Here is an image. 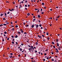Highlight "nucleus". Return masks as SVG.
I'll use <instances>...</instances> for the list:
<instances>
[{
	"label": "nucleus",
	"instance_id": "obj_49",
	"mask_svg": "<svg viewBox=\"0 0 62 62\" xmlns=\"http://www.w3.org/2000/svg\"><path fill=\"white\" fill-rule=\"evenodd\" d=\"M9 10L10 11H12V10H11L10 9H9Z\"/></svg>",
	"mask_w": 62,
	"mask_h": 62
},
{
	"label": "nucleus",
	"instance_id": "obj_16",
	"mask_svg": "<svg viewBox=\"0 0 62 62\" xmlns=\"http://www.w3.org/2000/svg\"><path fill=\"white\" fill-rule=\"evenodd\" d=\"M35 20H36V19H33V22H34L35 21Z\"/></svg>",
	"mask_w": 62,
	"mask_h": 62
},
{
	"label": "nucleus",
	"instance_id": "obj_7",
	"mask_svg": "<svg viewBox=\"0 0 62 62\" xmlns=\"http://www.w3.org/2000/svg\"><path fill=\"white\" fill-rule=\"evenodd\" d=\"M34 27V25L33 24L32 25L31 27L32 28H33Z\"/></svg>",
	"mask_w": 62,
	"mask_h": 62
},
{
	"label": "nucleus",
	"instance_id": "obj_34",
	"mask_svg": "<svg viewBox=\"0 0 62 62\" xmlns=\"http://www.w3.org/2000/svg\"><path fill=\"white\" fill-rule=\"evenodd\" d=\"M9 38H8L7 39V40H9Z\"/></svg>",
	"mask_w": 62,
	"mask_h": 62
},
{
	"label": "nucleus",
	"instance_id": "obj_59",
	"mask_svg": "<svg viewBox=\"0 0 62 62\" xmlns=\"http://www.w3.org/2000/svg\"><path fill=\"white\" fill-rule=\"evenodd\" d=\"M44 14V13L43 12H42V13H41V14Z\"/></svg>",
	"mask_w": 62,
	"mask_h": 62
},
{
	"label": "nucleus",
	"instance_id": "obj_32",
	"mask_svg": "<svg viewBox=\"0 0 62 62\" xmlns=\"http://www.w3.org/2000/svg\"><path fill=\"white\" fill-rule=\"evenodd\" d=\"M14 28H13V29L12 30V31H14Z\"/></svg>",
	"mask_w": 62,
	"mask_h": 62
},
{
	"label": "nucleus",
	"instance_id": "obj_51",
	"mask_svg": "<svg viewBox=\"0 0 62 62\" xmlns=\"http://www.w3.org/2000/svg\"><path fill=\"white\" fill-rule=\"evenodd\" d=\"M44 29H45V30H47V29L46 27L44 28Z\"/></svg>",
	"mask_w": 62,
	"mask_h": 62
},
{
	"label": "nucleus",
	"instance_id": "obj_62",
	"mask_svg": "<svg viewBox=\"0 0 62 62\" xmlns=\"http://www.w3.org/2000/svg\"><path fill=\"white\" fill-rule=\"evenodd\" d=\"M38 53H39V54H40V52H38Z\"/></svg>",
	"mask_w": 62,
	"mask_h": 62
},
{
	"label": "nucleus",
	"instance_id": "obj_22",
	"mask_svg": "<svg viewBox=\"0 0 62 62\" xmlns=\"http://www.w3.org/2000/svg\"><path fill=\"white\" fill-rule=\"evenodd\" d=\"M3 26V24H1L0 25V27H1L2 26Z\"/></svg>",
	"mask_w": 62,
	"mask_h": 62
},
{
	"label": "nucleus",
	"instance_id": "obj_63",
	"mask_svg": "<svg viewBox=\"0 0 62 62\" xmlns=\"http://www.w3.org/2000/svg\"><path fill=\"white\" fill-rule=\"evenodd\" d=\"M39 0H38L37 1V3H39Z\"/></svg>",
	"mask_w": 62,
	"mask_h": 62
},
{
	"label": "nucleus",
	"instance_id": "obj_61",
	"mask_svg": "<svg viewBox=\"0 0 62 62\" xmlns=\"http://www.w3.org/2000/svg\"><path fill=\"white\" fill-rule=\"evenodd\" d=\"M48 50V49H47V50H45V51H46H46H47Z\"/></svg>",
	"mask_w": 62,
	"mask_h": 62
},
{
	"label": "nucleus",
	"instance_id": "obj_54",
	"mask_svg": "<svg viewBox=\"0 0 62 62\" xmlns=\"http://www.w3.org/2000/svg\"><path fill=\"white\" fill-rule=\"evenodd\" d=\"M42 8H41V10H40V11L41 12H42Z\"/></svg>",
	"mask_w": 62,
	"mask_h": 62
},
{
	"label": "nucleus",
	"instance_id": "obj_23",
	"mask_svg": "<svg viewBox=\"0 0 62 62\" xmlns=\"http://www.w3.org/2000/svg\"><path fill=\"white\" fill-rule=\"evenodd\" d=\"M10 54L11 55H13V54L12 53H10Z\"/></svg>",
	"mask_w": 62,
	"mask_h": 62
},
{
	"label": "nucleus",
	"instance_id": "obj_43",
	"mask_svg": "<svg viewBox=\"0 0 62 62\" xmlns=\"http://www.w3.org/2000/svg\"><path fill=\"white\" fill-rule=\"evenodd\" d=\"M14 9H13V8H12V11H14Z\"/></svg>",
	"mask_w": 62,
	"mask_h": 62
},
{
	"label": "nucleus",
	"instance_id": "obj_24",
	"mask_svg": "<svg viewBox=\"0 0 62 62\" xmlns=\"http://www.w3.org/2000/svg\"><path fill=\"white\" fill-rule=\"evenodd\" d=\"M25 7H27V5H26V4H25Z\"/></svg>",
	"mask_w": 62,
	"mask_h": 62
},
{
	"label": "nucleus",
	"instance_id": "obj_20",
	"mask_svg": "<svg viewBox=\"0 0 62 62\" xmlns=\"http://www.w3.org/2000/svg\"><path fill=\"white\" fill-rule=\"evenodd\" d=\"M22 49H21V48H20V51H22Z\"/></svg>",
	"mask_w": 62,
	"mask_h": 62
},
{
	"label": "nucleus",
	"instance_id": "obj_58",
	"mask_svg": "<svg viewBox=\"0 0 62 62\" xmlns=\"http://www.w3.org/2000/svg\"><path fill=\"white\" fill-rule=\"evenodd\" d=\"M48 59H49V58H48V57H47L46 58V59H47L48 60Z\"/></svg>",
	"mask_w": 62,
	"mask_h": 62
},
{
	"label": "nucleus",
	"instance_id": "obj_17",
	"mask_svg": "<svg viewBox=\"0 0 62 62\" xmlns=\"http://www.w3.org/2000/svg\"><path fill=\"white\" fill-rule=\"evenodd\" d=\"M3 15V14H1L0 15V16H2Z\"/></svg>",
	"mask_w": 62,
	"mask_h": 62
},
{
	"label": "nucleus",
	"instance_id": "obj_41",
	"mask_svg": "<svg viewBox=\"0 0 62 62\" xmlns=\"http://www.w3.org/2000/svg\"><path fill=\"white\" fill-rule=\"evenodd\" d=\"M9 23H7L6 24H8Z\"/></svg>",
	"mask_w": 62,
	"mask_h": 62
},
{
	"label": "nucleus",
	"instance_id": "obj_18",
	"mask_svg": "<svg viewBox=\"0 0 62 62\" xmlns=\"http://www.w3.org/2000/svg\"><path fill=\"white\" fill-rule=\"evenodd\" d=\"M4 33L5 34H6L7 33V32L6 31L4 32Z\"/></svg>",
	"mask_w": 62,
	"mask_h": 62
},
{
	"label": "nucleus",
	"instance_id": "obj_46",
	"mask_svg": "<svg viewBox=\"0 0 62 62\" xmlns=\"http://www.w3.org/2000/svg\"><path fill=\"white\" fill-rule=\"evenodd\" d=\"M13 4H14V5L15 4V2H13Z\"/></svg>",
	"mask_w": 62,
	"mask_h": 62
},
{
	"label": "nucleus",
	"instance_id": "obj_1",
	"mask_svg": "<svg viewBox=\"0 0 62 62\" xmlns=\"http://www.w3.org/2000/svg\"><path fill=\"white\" fill-rule=\"evenodd\" d=\"M29 50H32V49L33 50H34V46H31V48H29L28 49Z\"/></svg>",
	"mask_w": 62,
	"mask_h": 62
},
{
	"label": "nucleus",
	"instance_id": "obj_3",
	"mask_svg": "<svg viewBox=\"0 0 62 62\" xmlns=\"http://www.w3.org/2000/svg\"><path fill=\"white\" fill-rule=\"evenodd\" d=\"M20 30L21 31L22 33H23V29H22Z\"/></svg>",
	"mask_w": 62,
	"mask_h": 62
},
{
	"label": "nucleus",
	"instance_id": "obj_2",
	"mask_svg": "<svg viewBox=\"0 0 62 62\" xmlns=\"http://www.w3.org/2000/svg\"><path fill=\"white\" fill-rule=\"evenodd\" d=\"M62 47L61 46H59V47H58V49L59 50H61V49L60 48H62Z\"/></svg>",
	"mask_w": 62,
	"mask_h": 62
},
{
	"label": "nucleus",
	"instance_id": "obj_38",
	"mask_svg": "<svg viewBox=\"0 0 62 62\" xmlns=\"http://www.w3.org/2000/svg\"><path fill=\"white\" fill-rule=\"evenodd\" d=\"M42 5H45V4H44V3H42Z\"/></svg>",
	"mask_w": 62,
	"mask_h": 62
},
{
	"label": "nucleus",
	"instance_id": "obj_37",
	"mask_svg": "<svg viewBox=\"0 0 62 62\" xmlns=\"http://www.w3.org/2000/svg\"><path fill=\"white\" fill-rule=\"evenodd\" d=\"M24 34H27V33L26 32H24Z\"/></svg>",
	"mask_w": 62,
	"mask_h": 62
},
{
	"label": "nucleus",
	"instance_id": "obj_11",
	"mask_svg": "<svg viewBox=\"0 0 62 62\" xmlns=\"http://www.w3.org/2000/svg\"><path fill=\"white\" fill-rule=\"evenodd\" d=\"M36 44L37 46L38 45V42H36Z\"/></svg>",
	"mask_w": 62,
	"mask_h": 62
},
{
	"label": "nucleus",
	"instance_id": "obj_64",
	"mask_svg": "<svg viewBox=\"0 0 62 62\" xmlns=\"http://www.w3.org/2000/svg\"><path fill=\"white\" fill-rule=\"evenodd\" d=\"M33 62H36V61L34 60Z\"/></svg>",
	"mask_w": 62,
	"mask_h": 62
},
{
	"label": "nucleus",
	"instance_id": "obj_31",
	"mask_svg": "<svg viewBox=\"0 0 62 62\" xmlns=\"http://www.w3.org/2000/svg\"><path fill=\"white\" fill-rule=\"evenodd\" d=\"M39 26L40 27H41V24H40L39 25Z\"/></svg>",
	"mask_w": 62,
	"mask_h": 62
},
{
	"label": "nucleus",
	"instance_id": "obj_28",
	"mask_svg": "<svg viewBox=\"0 0 62 62\" xmlns=\"http://www.w3.org/2000/svg\"><path fill=\"white\" fill-rule=\"evenodd\" d=\"M52 44H53V45L54 44V43L53 42H52Z\"/></svg>",
	"mask_w": 62,
	"mask_h": 62
},
{
	"label": "nucleus",
	"instance_id": "obj_60",
	"mask_svg": "<svg viewBox=\"0 0 62 62\" xmlns=\"http://www.w3.org/2000/svg\"><path fill=\"white\" fill-rule=\"evenodd\" d=\"M57 60L55 59V62H56Z\"/></svg>",
	"mask_w": 62,
	"mask_h": 62
},
{
	"label": "nucleus",
	"instance_id": "obj_10",
	"mask_svg": "<svg viewBox=\"0 0 62 62\" xmlns=\"http://www.w3.org/2000/svg\"><path fill=\"white\" fill-rule=\"evenodd\" d=\"M38 17L39 18H40V15H38Z\"/></svg>",
	"mask_w": 62,
	"mask_h": 62
},
{
	"label": "nucleus",
	"instance_id": "obj_30",
	"mask_svg": "<svg viewBox=\"0 0 62 62\" xmlns=\"http://www.w3.org/2000/svg\"><path fill=\"white\" fill-rule=\"evenodd\" d=\"M28 47H31V46H30V45H28Z\"/></svg>",
	"mask_w": 62,
	"mask_h": 62
},
{
	"label": "nucleus",
	"instance_id": "obj_12",
	"mask_svg": "<svg viewBox=\"0 0 62 62\" xmlns=\"http://www.w3.org/2000/svg\"><path fill=\"white\" fill-rule=\"evenodd\" d=\"M57 46H59V44L58 43V42H57Z\"/></svg>",
	"mask_w": 62,
	"mask_h": 62
},
{
	"label": "nucleus",
	"instance_id": "obj_42",
	"mask_svg": "<svg viewBox=\"0 0 62 62\" xmlns=\"http://www.w3.org/2000/svg\"><path fill=\"white\" fill-rule=\"evenodd\" d=\"M4 40H5L4 39H2V41H4Z\"/></svg>",
	"mask_w": 62,
	"mask_h": 62
},
{
	"label": "nucleus",
	"instance_id": "obj_40",
	"mask_svg": "<svg viewBox=\"0 0 62 62\" xmlns=\"http://www.w3.org/2000/svg\"><path fill=\"white\" fill-rule=\"evenodd\" d=\"M43 61H45V59H43Z\"/></svg>",
	"mask_w": 62,
	"mask_h": 62
},
{
	"label": "nucleus",
	"instance_id": "obj_56",
	"mask_svg": "<svg viewBox=\"0 0 62 62\" xmlns=\"http://www.w3.org/2000/svg\"><path fill=\"white\" fill-rule=\"evenodd\" d=\"M10 26L11 27H13L14 26L12 25H10Z\"/></svg>",
	"mask_w": 62,
	"mask_h": 62
},
{
	"label": "nucleus",
	"instance_id": "obj_33",
	"mask_svg": "<svg viewBox=\"0 0 62 62\" xmlns=\"http://www.w3.org/2000/svg\"><path fill=\"white\" fill-rule=\"evenodd\" d=\"M10 13V12H8V13H7V14H9Z\"/></svg>",
	"mask_w": 62,
	"mask_h": 62
},
{
	"label": "nucleus",
	"instance_id": "obj_8",
	"mask_svg": "<svg viewBox=\"0 0 62 62\" xmlns=\"http://www.w3.org/2000/svg\"><path fill=\"white\" fill-rule=\"evenodd\" d=\"M30 15V13H28L27 14V15L28 16H29Z\"/></svg>",
	"mask_w": 62,
	"mask_h": 62
},
{
	"label": "nucleus",
	"instance_id": "obj_52",
	"mask_svg": "<svg viewBox=\"0 0 62 62\" xmlns=\"http://www.w3.org/2000/svg\"><path fill=\"white\" fill-rule=\"evenodd\" d=\"M53 47L55 49V46H54Z\"/></svg>",
	"mask_w": 62,
	"mask_h": 62
},
{
	"label": "nucleus",
	"instance_id": "obj_26",
	"mask_svg": "<svg viewBox=\"0 0 62 62\" xmlns=\"http://www.w3.org/2000/svg\"><path fill=\"white\" fill-rule=\"evenodd\" d=\"M18 27V25H16V28H17V27Z\"/></svg>",
	"mask_w": 62,
	"mask_h": 62
},
{
	"label": "nucleus",
	"instance_id": "obj_45",
	"mask_svg": "<svg viewBox=\"0 0 62 62\" xmlns=\"http://www.w3.org/2000/svg\"><path fill=\"white\" fill-rule=\"evenodd\" d=\"M16 45H17L18 44V43L17 42H16Z\"/></svg>",
	"mask_w": 62,
	"mask_h": 62
},
{
	"label": "nucleus",
	"instance_id": "obj_44",
	"mask_svg": "<svg viewBox=\"0 0 62 62\" xmlns=\"http://www.w3.org/2000/svg\"><path fill=\"white\" fill-rule=\"evenodd\" d=\"M20 56H21V55L20 54H19L18 55V56L19 57H20Z\"/></svg>",
	"mask_w": 62,
	"mask_h": 62
},
{
	"label": "nucleus",
	"instance_id": "obj_39",
	"mask_svg": "<svg viewBox=\"0 0 62 62\" xmlns=\"http://www.w3.org/2000/svg\"><path fill=\"white\" fill-rule=\"evenodd\" d=\"M20 7H21V8H22V6L21 5H20Z\"/></svg>",
	"mask_w": 62,
	"mask_h": 62
},
{
	"label": "nucleus",
	"instance_id": "obj_5",
	"mask_svg": "<svg viewBox=\"0 0 62 62\" xmlns=\"http://www.w3.org/2000/svg\"><path fill=\"white\" fill-rule=\"evenodd\" d=\"M9 58L10 59H11V58L12 57H13V56L12 55H11V56L10 55H9Z\"/></svg>",
	"mask_w": 62,
	"mask_h": 62
},
{
	"label": "nucleus",
	"instance_id": "obj_9",
	"mask_svg": "<svg viewBox=\"0 0 62 62\" xmlns=\"http://www.w3.org/2000/svg\"><path fill=\"white\" fill-rule=\"evenodd\" d=\"M36 26L38 28L39 27V25H38L37 24L36 25Z\"/></svg>",
	"mask_w": 62,
	"mask_h": 62
},
{
	"label": "nucleus",
	"instance_id": "obj_47",
	"mask_svg": "<svg viewBox=\"0 0 62 62\" xmlns=\"http://www.w3.org/2000/svg\"><path fill=\"white\" fill-rule=\"evenodd\" d=\"M12 43L13 44H14V42L13 41L12 42Z\"/></svg>",
	"mask_w": 62,
	"mask_h": 62
},
{
	"label": "nucleus",
	"instance_id": "obj_13",
	"mask_svg": "<svg viewBox=\"0 0 62 62\" xmlns=\"http://www.w3.org/2000/svg\"><path fill=\"white\" fill-rule=\"evenodd\" d=\"M17 33L20 34H21V32H19V31H18Z\"/></svg>",
	"mask_w": 62,
	"mask_h": 62
},
{
	"label": "nucleus",
	"instance_id": "obj_53",
	"mask_svg": "<svg viewBox=\"0 0 62 62\" xmlns=\"http://www.w3.org/2000/svg\"><path fill=\"white\" fill-rule=\"evenodd\" d=\"M46 34V35H48V33H47Z\"/></svg>",
	"mask_w": 62,
	"mask_h": 62
},
{
	"label": "nucleus",
	"instance_id": "obj_29",
	"mask_svg": "<svg viewBox=\"0 0 62 62\" xmlns=\"http://www.w3.org/2000/svg\"><path fill=\"white\" fill-rule=\"evenodd\" d=\"M52 61H54V59L53 58H52Z\"/></svg>",
	"mask_w": 62,
	"mask_h": 62
},
{
	"label": "nucleus",
	"instance_id": "obj_6",
	"mask_svg": "<svg viewBox=\"0 0 62 62\" xmlns=\"http://www.w3.org/2000/svg\"><path fill=\"white\" fill-rule=\"evenodd\" d=\"M55 49H56V52H57V53H58V52H59V51H58V49H57L56 48Z\"/></svg>",
	"mask_w": 62,
	"mask_h": 62
},
{
	"label": "nucleus",
	"instance_id": "obj_35",
	"mask_svg": "<svg viewBox=\"0 0 62 62\" xmlns=\"http://www.w3.org/2000/svg\"><path fill=\"white\" fill-rule=\"evenodd\" d=\"M56 41L57 42L58 41V40L57 39H56Z\"/></svg>",
	"mask_w": 62,
	"mask_h": 62
},
{
	"label": "nucleus",
	"instance_id": "obj_25",
	"mask_svg": "<svg viewBox=\"0 0 62 62\" xmlns=\"http://www.w3.org/2000/svg\"><path fill=\"white\" fill-rule=\"evenodd\" d=\"M3 20H6V19L5 18H3Z\"/></svg>",
	"mask_w": 62,
	"mask_h": 62
},
{
	"label": "nucleus",
	"instance_id": "obj_21",
	"mask_svg": "<svg viewBox=\"0 0 62 62\" xmlns=\"http://www.w3.org/2000/svg\"><path fill=\"white\" fill-rule=\"evenodd\" d=\"M26 27H27L29 26V25L27 24V25H26Z\"/></svg>",
	"mask_w": 62,
	"mask_h": 62
},
{
	"label": "nucleus",
	"instance_id": "obj_4",
	"mask_svg": "<svg viewBox=\"0 0 62 62\" xmlns=\"http://www.w3.org/2000/svg\"><path fill=\"white\" fill-rule=\"evenodd\" d=\"M38 37H39V38H41V36L40 35L38 36Z\"/></svg>",
	"mask_w": 62,
	"mask_h": 62
},
{
	"label": "nucleus",
	"instance_id": "obj_27",
	"mask_svg": "<svg viewBox=\"0 0 62 62\" xmlns=\"http://www.w3.org/2000/svg\"><path fill=\"white\" fill-rule=\"evenodd\" d=\"M3 25L4 26H6L7 25V24H3Z\"/></svg>",
	"mask_w": 62,
	"mask_h": 62
},
{
	"label": "nucleus",
	"instance_id": "obj_50",
	"mask_svg": "<svg viewBox=\"0 0 62 62\" xmlns=\"http://www.w3.org/2000/svg\"><path fill=\"white\" fill-rule=\"evenodd\" d=\"M42 36L43 37H45L43 35H42Z\"/></svg>",
	"mask_w": 62,
	"mask_h": 62
},
{
	"label": "nucleus",
	"instance_id": "obj_48",
	"mask_svg": "<svg viewBox=\"0 0 62 62\" xmlns=\"http://www.w3.org/2000/svg\"><path fill=\"white\" fill-rule=\"evenodd\" d=\"M11 37L12 38H14V37L13 36H11Z\"/></svg>",
	"mask_w": 62,
	"mask_h": 62
},
{
	"label": "nucleus",
	"instance_id": "obj_15",
	"mask_svg": "<svg viewBox=\"0 0 62 62\" xmlns=\"http://www.w3.org/2000/svg\"><path fill=\"white\" fill-rule=\"evenodd\" d=\"M15 38H17L18 37V36L17 35H16V36H15Z\"/></svg>",
	"mask_w": 62,
	"mask_h": 62
},
{
	"label": "nucleus",
	"instance_id": "obj_36",
	"mask_svg": "<svg viewBox=\"0 0 62 62\" xmlns=\"http://www.w3.org/2000/svg\"><path fill=\"white\" fill-rule=\"evenodd\" d=\"M59 17H60V16H57V17L56 18H59Z\"/></svg>",
	"mask_w": 62,
	"mask_h": 62
},
{
	"label": "nucleus",
	"instance_id": "obj_14",
	"mask_svg": "<svg viewBox=\"0 0 62 62\" xmlns=\"http://www.w3.org/2000/svg\"><path fill=\"white\" fill-rule=\"evenodd\" d=\"M5 16L6 17H7V14H6V13H5Z\"/></svg>",
	"mask_w": 62,
	"mask_h": 62
},
{
	"label": "nucleus",
	"instance_id": "obj_19",
	"mask_svg": "<svg viewBox=\"0 0 62 62\" xmlns=\"http://www.w3.org/2000/svg\"><path fill=\"white\" fill-rule=\"evenodd\" d=\"M47 39L48 40H49V39H50V38L49 37H47Z\"/></svg>",
	"mask_w": 62,
	"mask_h": 62
},
{
	"label": "nucleus",
	"instance_id": "obj_55",
	"mask_svg": "<svg viewBox=\"0 0 62 62\" xmlns=\"http://www.w3.org/2000/svg\"><path fill=\"white\" fill-rule=\"evenodd\" d=\"M21 45L23 46V43H22L21 44Z\"/></svg>",
	"mask_w": 62,
	"mask_h": 62
},
{
	"label": "nucleus",
	"instance_id": "obj_57",
	"mask_svg": "<svg viewBox=\"0 0 62 62\" xmlns=\"http://www.w3.org/2000/svg\"><path fill=\"white\" fill-rule=\"evenodd\" d=\"M26 56V54H25V57Z\"/></svg>",
	"mask_w": 62,
	"mask_h": 62
}]
</instances>
